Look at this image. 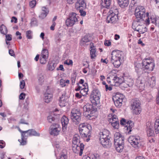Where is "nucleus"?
<instances>
[{
	"label": "nucleus",
	"instance_id": "obj_1",
	"mask_svg": "<svg viewBox=\"0 0 159 159\" xmlns=\"http://www.w3.org/2000/svg\"><path fill=\"white\" fill-rule=\"evenodd\" d=\"M79 129L81 137L87 142L89 140L91 135V130L92 129L90 125L85 123L80 124L79 125Z\"/></svg>",
	"mask_w": 159,
	"mask_h": 159
},
{
	"label": "nucleus",
	"instance_id": "obj_2",
	"mask_svg": "<svg viewBox=\"0 0 159 159\" xmlns=\"http://www.w3.org/2000/svg\"><path fill=\"white\" fill-rule=\"evenodd\" d=\"M122 52L119 50L113 51L111 56V61L116 68L119 67L122 60Z\"/></svg>",
	"mask_w": 159,
	"mask_h": 159
},
{
	"label": "nucleus",
	"instance_id": "obj_3",
	"mask_svg": "<svg viewBox=\"0 0 159 159\" xmlns=\"http://www.w3.org/2000/svg\"><path fill=\"white\" fill-rule=\"evenodd\" d=\"M109 134V131L107 130H104L99 133V141L104 147L107 148L111 146Z\"/></svg>",
	"mask_w": 159,
	"mask_h": 159
},
{
	"label": "nucleus",
	"instance_id": "obj_4",
	"mask_svg": "<svg viewBox=\"0 0 159 159\" xmlns=\"http://www.w3.org/2000/svg\"><path fill=\"white\" fill-rule=\"evenodd\" d=\"M101 96L100 93L97 89H94L90 95V100L92 104L95 106L100 103V97Z\"/></svg>",
	"mask_w": 159,
	"mask_h": 159
},
{
	"label": "nucleus",
	"instance_id": "obj_5",
	"mask_svg": "<svg viewBox=\"0 0 159 159\" xmlns=\"http://www.w3.org/2000/svg\"><path fill=\"white\" fill-rule=\"evenodd\" d=\"M146 10L145 8L141 6H138L135 10L134 15L137 21H140L143 20V18L145 17Z\"/></svg>",
	"mask_w": 159,
	"mask_h": 159
},
{
	"label": "nucleus",
	"instance_id": "obj_6",
	"mask_svg": "<svg viewBox=\"0 0 159 159\" xmlns=\"http://www.w3.org/2000/svg\"><path fill=\"white\" fill-rule=\"evenodd\" d=\"M143 70H146L145 72H149L153 70L155 64L152 60L146 59H144L142 62Z\"/></svg>",
	"mask_w": 159,
	"mask_h": 159
},
{
	"label": "nucleus",
	"instance_id": "obj_7",
	"mask_svg": "<svg viewBox=\"0 0 159 159\" xmlns=\"http://www.w3.org/2000/svg\"><path fill=\"white\" fill-rule=\"evenodd\" d=\"M81 113L79 110L73 109L71 111V119L74 124L78 125L81 120Z\"/></svg>",
	"mask_w": 159,
	"mask_h": 159
},
{
	"label": "nucleus",
	"instance_id": "obj_8",
	"mask_svg": "<svg viewBox=\"0 0 159 159\" xmlns=\"http://www.w3.org/2000/svg\"><path fill=\"white\" fill-rule=\"evenodd\" d=\"M140 21L135 20L132 25V28L134 31H137L140 34H143L147 31V29L144 25H140Z\"/></svg>",
	"mask_w": 159,
	"mask_h": 159
},
{
	"label": "nucleus",
	"instance_id": "obj_9",
	"mask_svg": "<svg viewBox=\"0 0 159 159\" xmlns=\"http://www.w3.org/2000/svg\"><path fill=\"white\" fill-rule=\"evenodd\" d=\"M109 15L107 18V22L108 23H115L118 20V11L116 9H115L113 11L110 9L109 12Z\"/></svg>",
	"mask_w": 159,
	"mask_h": 159
},
{
	"label": "nucleus",
	"instance_id": "obj_10",
	"mask_svg": "<svg viewBox=\"0 0 159 159\" xmlns=\"http://www.w3.org/2000/svg\"><path fill=\"white\" fill-rule=\"evenodd\" d=\"M147 18L145 21L146 24L148 25L150 23L151 21V23L154 24L156 26L159 27V17H157L153 15H150L148 12L146 13Z\"/></svg>",
	"mask_w": 159,
	"mask_h": 159
},
{
	"label": "nucleus",
	"instance_id": "obj_11",
	"mask_svg": "<svg viewBox=\"0 0 159 159\" xmlns=\"http://www.w3.org/2000/svg\"><path fill=\"white\" fill-rule=\"evenodd\" d=\"M124 95L120 93H117L112 97V99L116 107H120L122 106Z\"/></svg>",
	"mask_w": 159,
	"mask_h": 159
},
{
	"label": "nucleus",
	"instance_id": "obj_12",
	"mask_svg": "<svg viewBox=\"0 0 159 159\" xmlns=\"http://www.w3.org/2000/svg\"><path fill=\"white\" fill-rule=\"evenodd\" d=\"M93 104L92 105L89 103L87 104L84 105L83 108L84 114L85 115H90L93 112L96 111L97 109L95 107L93 106Z\"/></svg>",
	"mask_w": 159,
	"mask_h": 159
},
{
	"label": "nucleus",
	"instance_id": "obj_13",
	"mask_svg": "<svg viewBox=\"0 0 159 159\" xmlns=\"http://www.w3.org/2000/svg\"><path fill=\"white\" fill-rule=\"evenodd\" d=\"M134 84V80L131 77H125L124 81L120 85L121 88H125L132 87Z\"/></svg>",
	"mask_w": 159,
	"mask_h": 159
},
{
	"label": "nucleus",
	"instance_id": "obj_14",
	"mask_svg": "<svg viewBox=\"0 0 159 159\" xmlns=\"http://www.w3.org/2000/svg\"><path fill=\"white\" fill-rule=\"evenodd\" d=\"M128 140L134 147H138L140 143V138L139 136H131L129 138Z\"/></svg>",
	"mask_w": 159,
	"mask_h": 159
},
{
	"label": "nucleus",
	"instance_id": "obj_15",
	"mask_svg": "<svg viewBox=\"0 0 159 159\" xmlns=\"http://www.w3.org/2000/svg\"><path fill=\"white\" fill-rule=\"evenodd\" d=\"M58 124H54L51 126L50 134L52 135L57 136L58 135L60 131Z\"/></svg>",
	"mask_w": 159,
	"mask_h": 159
},
{
	"label": "nucleus",
	"instance_id": "obj_16",
	"mask_svg": "<svg viewBox=\"0 0 159 159\" xmlns=\"http://www.w3.org/2000/svg\"><path fill=\"white\" fill-rule=\"evenodd\" d=\"M146 84L151 88L155 86L156 83V79L155 77L152 76V77H146L145 80Z\"/></svg>",
	"mask_w": 159,
	"mask_h": 159
},
{
	"label": "nucleus",
	"instance_id": "obj_17",
	"mask_svg": "<svg viewBox=\"0 0 159 159\" xmlns=\"http://www.w3.org/2000/svg\"><path fill=\"white\" fill-rule=\"evenodd\" d=\"M118 132L115 133L114 135V145H116L119 143H121L122 142H124V138Z\"/></svg>",
	"mask_w": 159,
	"mask_h": 159
},
{
	"label": "nucleus",
	"instance_id": "obj_18",
	"mask_svg": "<svg viewBox=\"0 0 159 159\" xmlns=\"http://www.w3.org/2000/svg\"><path fill=\"white\" fill-rule=\"evenodd\" d=\"M86 4L84 0H77L75 3V8L77 10L84 9L86 8Z\"/></svg>",
	"mask_w": 159,
	"mask_h": 159
},
{
	"label": "nucleus",
	"instance_id": "obj_19",
	"mask_svg": "<svg viewBox=\"0 0 159 159\" xmlns=\"http://www.w3.org/2000/svg\"><path fill=\"white\" fill-rule=\"evenodd\" d=\"M61 122L62 126V130L64 132L66 130L67 127L69 122L68 118L65 116H63L61 119Z\"/></svg>",
	"mask_w": 159,
	"mask_h": 159
},
{
	"label": "nucleus",
	"instance_id": "obj_20",
	"mask_svg": "<svg viewBox=\"0 0 159 159\" xmlns=\"http://www.w3.org/2000/svg\"><path fill=\"white\" fill-rule=\"evenodd\" d=\"M111 0H101L100 6L102 8H109L111 4Z\"/></svg>",
	"mask_w": 159,
	"mask_h": 159
},
{
	"label": "nucleus",
	"instance_id": "obj_21",
	"mask_svg": "<svg viewBox=\"0 0 159 159\" xmlns=\"http://www.w3.org/2000/svg\"><path fill=\"white\" fill-rule=\"evenodd\" d=\"M52 94L51 93H49L48 90H47L44 94V100L45 102L47 103L49 102L52 101Z\"/></svg>",
	"mask_w": 159,
	"mask_h": 159
},
{
	"label": "nucleus",
	"instance_id": "obj_22",
	"mask_svg": "<svg viewBox=\"0 0 159 159\" xmlns=\"http://www.w3.org/2000/svg\"><path fill=\"white\" fill-rule=\"evenodd\" d=\"M49 12L48 9L45 7L42 8V12L39 16V18L42 19L44 18L47 15Z\"/></svg>",
	"mask_w": 159,
	"mask_h": 159
},
{
	"label": "nucleus",
	"instance_id": "obj_23",
	"mask_svg": "<svg viewBox=\"0 0 159 159\" xmlns=\"http://www.w3.org/2000/svg\"><path fill=\"white\" fill-rule=\"evenodd\" d=\"M84 87L81 89L80 93V94L83 96H85L87 95L89 91L87 83H85L84 85H83Z\"/></svg>",
	"mask_w": 159,
	"mask_h": 159
},
{
	"label": "nucleus",
	"instance_id": "obj_24",
	"mask_svg": "<svg viewBox=\"0 0 159 159\" xmlns=\"http://www.w3.org/2000/svg\"><path fill=\"white\" fill-rule=\"evenodd\" d=\"M140 101L137 98H135L132 100L131 104L132 108L134 107H141Z\"/></svg>",
	"mask_w": 159,
	"mask_h": 159
},
{
	"label": "nucleus",
	"instance_id": "obj_25",
	"mask_svg": "<svg viewBox=\"0 0 159 159\" xmlns=\"http://www.w3.org/2000/svg\"><path fill=\"white\" fill-rule=\"evenodd\" d=\"M138 86L139 87L140 90H142L144 88V86L145 84V80L143 79H140L138 80L137 81Z\"/></svg>",
	"mask_w": 159,
	"mask_h": 159
},
{
	"label": "nucleus",
	"instance_id": "obj_26",
	"mask_svg": "<svg viewBox=\"0 0 159 159\" xmlns=\"http://www.w3.org/2000/svg\"><path fill=\"white\" fill-rule=\"evenodd\" d=\"M119 6L121 8L127 7L129 3V0H117Z\"/></svg>",
	"mask_w": 159,
	"mask_h": 159
},
{
	"label": "nucleus",
	"instance_id": "obj_27",
	"mask_svg": "<svg viewBox=\"0 0 159 159\" xmlns=\"http://www.w3.org/2000/svg\"><path fill=\"white\" fill-rule=\"evenodd\" d=\"M114 146L116 151L119 152H120L122 151L124 148V142H122L121 143H119L116 145H114Z\"/></svg>",
	"mask_w": 159,
	"mask_h": 159
},
{
	"label": "nucleus",
	"instance_id": "obj_28",
	"mask_svg": "<svg viewBox=\"0 0 159 159\" xmlns=\"http://www.w3.org/2000/svg\"><path fill=\"white\" fill-rule=\"evenodd\" d=\"M90 48L91 50H90V55L91 58L93 59L94 58L96 57V50L94 48V47L93 45V43H91L90 44Z\"/></svg>",
	"mask_w": 159,
	"mask_h": 159
},
{
	"label": "nucleus",
	"instance_id": "obj_29",
	"mask_svg": "<svg viewBox=\"0 0 159 159\" xmlns=\"http://www.w3.org/2000/svg\"><path fill=\"white\" fill-rule=\"evenodd\" d=\"M25 132H28V135L31 136H39L40 134L38 133L34 130L33 129H29L27 131H25Z\"/></svg>",
	"mask_w": 159,
	"mask_h": 159
},
{
	"label": "nucleus",
	"instance_id": "obj_30",
	"mask_svg": "<svg viewBox=\"0 0 159 159\" xmlns=\"http://www.w3.org/2000/svg\"><path fill=\"white\" fill-rule=\"evenodd\" d=\"M135 70L138 73H140L143 70L142 63V64L139 63H137L135 66Z\"/></svg>",
	"mask_w": 159,
	"mask_h": 159
},
{
	"label": "nucleus",
	"instance_id": "obj_31",
	"mask_svg": "<svg viewBox=\"0 0 159 159\" xmlns=\"http://www.w3.org/2000/svg\"><path fill=\"white\" fill-rule=\"evenodd\" d=\"M84 145L82 143H80L79 142V144L78 145V146H74V147H75L76 149L77 150H80L79 153V155L81 156L83 153V151L84 148Z\"/></svg>",
	"mask_w": 159,
	"mask_h": 159
},
{
	"label": "nucleus",
	"instance_id": "obj_32",
	"mask_svg": "<svg viewBox=\"0 0 159 159\" xmlns=\"http://www.w3.org/2000/svg\"><path fill=\"white\" fill-rule=\"evenodd\" d=\"M134 122L131 121L129 120L127 121V124L126 125V129L128 130H129L128 133H129L131 131L132 128L134 126Z\"/></svg>",
	"mask_w": 159,
	"mask_h": 159
},
{
	"label": "nucleus",
	"instance_id": "obj_33",
	"mask_svg": "<svg viewBox=\"0 0 159 159\" xmlns=\"http://www.w3.org/2000/svg\"><path fill=\"white\" fill-rule=\"evenodd\" d=\"M76 22H76L75 20H74L70 19V18H69L66 20V24L67 26L71 27L73 26Z\"/></svg>",
	"mask_w": 159,
	"mask_h": 159
},
{
	"label": "nucleus",
	"instance_id": "obj_34",
	"mask_svg": "<svg viewBox=\"0 0 159 159\" xmlns=\"http://www.w3.org/2000/svg\"><path fill=\"white\" fill-rule=\"evenodd\" d=\"M91 37L89 34H87L82 39L81 43L83 44L84 43H86L89 42L91 40Z\"/></svg>",
	"mask_w": 159,
	"mask_h": 159
},
{
	"label": "nucleus",
	"instance_id": "obj_35",
	"mask_svg": "<svg viewBox=\"0 0 159 159\" xmlns=\"http://www.w3.org/2000/svg\"><path fill=\"white\" fill-rule=\"evenodd\" d=\"M113 80L114 82L116 84H117V85H120H120L123 82L122 79L117 77L116 76H115L113 78Z\"/></svg>",
	"mask_w": 159,
	"mask_h": 159
},
{
	"label": "nucleus",
	"instance_id": "obj_36",
	"mask_svg": "<svg viewBox=\"0 0 159 159\" xmlns=\"http://www.w3.org/2000/svg\"><path fill=\"white\" fill-rule=\"evenodd\" d=\"M79 142H80L79 136L77 134L75 135L73 139V144L76 146H78L79 144Z\"/></svg>",
	"mask_w": 159,
	"mask_h": 159
},
{
	"label": "nucleus",
	"instance_id": "obj_37",
	"mask_svg": "<svg viewBox=\"0 0 159 159\" xmlns=\"http://www.w3.org/2000/svg\"><path fill=\"white\" fill-rule=\"evenodd\" d=\"M147 133L148 136L150 137L153 136L154 134L153 127L149 126L148 128H147Z\"/></svg>",
	"mask_w": 159,
	"mask_h": 159
},
{
	"label": "nucleus",
	"instance_id": "obj_38",
	"mask_svg": "<svg viewBox=\"0 0 159 159\" xmlns=\"http://www.w3.org/2000/svg\"><path fill=\"white\" fill-rule=\"evenodd\" d=\"M111 118H108V121L111 124L119 121L116 116L115 115H111Z\"/></svg>",
	"mask_w": 159,
	"mask_h": 159
},
{
	"label": "nucleus",
	"instance_id": "obj_39",
	"mask_svg": "<svg viewBox=\"0 0 159 159\" xmlns=\"http://www.w3.org/2000/svg\"><path fill=\"white\" fill-rule=\"evenodd\" d=\"M0 31L2 34L6 35L7 33L8 30L5 25L2 24L0 26Z\"/></svg>",
	"mask_w": 159,
	"mask_h": 159
},
{
	"label": "nucleus",
	"instance_id": "obj_40",
	"mask_svg": "<svg viewBox=\"0 0 159 159\" xmlns=\"http://www.w3.org/2000/svg\"><path fill=\"white\" fill-rule=\"evenodd\" d=\"M132 111L134 114L137 115L139 114L141 111V107H134L131 108Z\"/></svg>",
	"mask_w": 159,
	"mask_h": 159
},
{
	"label": "nucleus",
	"instance_id": "obj_41",
	"mask_svg": "<svg viewBox=\"0 0 159 159\" xmlns=\"http://www.w3.org/2000/svg\"><path fill=\"white\" fill-rule=\"evenodd\" d=\"M155 131L156 134L159 133V119L156 120L155 122Z\"/></svg>",
	"mask_w": 159,
	"mask_h": 159
},
{
	"label": "nucleus",
	"instance_id": "obj_42",
	"mask_svg": "<svg viewBox=\"0 0 159 159\" xmlns=\"http://www.w3.org/2000/svg\"><path fill=\"white\" fill-rule=\"evenodd\" d=\"M41 57L43 58H46L48 59V50L46 49H43L42 51L41 55Z\"/></svg>",
	"mask_w": 159,
	"mask_h": 159
},
{
	"label": "nucleus",
	"instance_id": "obj_43",
	"mask_svg": "<svg viewBox=\"0 0 159 159\" xmlns=\"http://www.w3.org/2000/svg\"><path fill=\"white\" fill-rule=\"evenodd\" d=\"M77 14L75 12H72L69 15V17L72 20H75L76 22L78 21Z\"/></svg>",
	"mask_w": 159,
	"mask_h": 159
},
{
	"label": "nucleus",
	"instance_id": "obj_44",
	"mask_svg": "<svg viewBox=\"0 0 159 159\" xmlns=\"http://www.w3.org/2000/svg\"><path fill=\"white\" fill-rule=\"evenodd\" d=\"M61 33H57L55 36V40L57 43H59L61 41Z\"/></svg>",
	"mask_w": 159,
	"mask_h": 159
},
{
	"label": "nucleus",
	"instance_id": "obj_45",
	"mask_svg": "<svg viewBox=\"0 0 159 159\" xmlns=\"http://www.w3.org/2000/svg\"><path fill=\"white\" fill-rule=\"evenodd\" d=\"M67 104L66 100H62L60 99L59 101V106L61 107H63L66 106Z\"/></svg>",
	"mask_w": 159,
	"mask_h": 159
},
{
	"label": "nucleus",
	"instance_id": "obj_46",
	"mask_svg": "<svg viewBox=\"0 0 159 159\" xmlns=\"http://www.w3.org/2000/svg\"><path fill=\"white\" fill-rule=\"evenodd\" d=\"M44 80V77L43 75L41 74L39 75L38 76V81L39 84L40 85H42L43 82Z\"/></svg>",
	"mask_w": 159,
	"mask_h": 159
},
{
	"label": "nucleus",
	"instance_id": "obj_47",
	"mask_svg": "<svg viewBox=\"0 0 159 159\" xmlns=\"http://www.w3.org/2000/svg\"><path fill=\"white\" fill-rule=\"evenodd\" d=\"M47 120L49 122L52 123L55 120V118L53 115H51L48 117Z\"/></svg>",
	"mask_w": 159,
	"mask_h": 159
},
{
	"label": "nucleus",
	"instance_id": "obj_48",
	"mask_svg": "<svg viewBox=\"0 0 159 159\" xmlns=\"http://www.w3.org/2000/svg\"><path fill=\"white\" fill-rule=\"evenodd\" d=\"M32 31L30 30L26 32V36L27 39H30L32 38Z\"/></svg>",
	"mask_w": 159,
	"mask_h": 159
},
{
	"label": "nucleus",
	"instance_id": "obj_49",
	"mask_svg": "<svg viewBox=\"0 0 159 159\" xmlns=\"http://www.w3.org/2000/svg\"><path fill=\"white\" fill-rule=\"evenodd\" d=\"M111 126L115 129H118L119 125V121H117L116 122L113 123L111 124Z\"/></svg>",
	"mask_w": 159,
	"mask_h": 159
},
{
	"label": "nucleus",
	"instance_id": "obj_50",
	"mask_svg": "<svg viewBox=\"0 0 159 159\" xmlns=\"http://www.w3.org/2000/svg\"><path fill=\"white\" fill-rule=\"evenodd\" d=\"M48 61V59L45 58H43L40 56V62L41 64H45Z\"/></svg>",
	"mask_w": 159,
	"mask_h": 159
},
{
	"label": "nucleus",
	"instance_id": "obj_51",
	"mask_svg": "<svg viewBox=\"0 0 159 159\" xmlns=\"http://www.w3.org/2000/svg\"><path fill=\"white\" fill-rule=\"evenodd\" d=\"M36 4V1L35 0H33L30 2L29 5L31 8L34 7Z\"/></svg>",
	"mask_w": 159,
	"mask_h": 159
},
{
	"label": "nucleus",
	"instance_id": "obj_52",
	"mask_svg": "<svg viewBox=\"0 0 159 159\" xmlns=\"http://www.w3.org/2000/svg\"><path fill=\"white\" fill-rule=\"evenodd\" d=\"M127 121L125 119L122 118L120 121V124L122 125H124L126 126V125H127Z\"/></svg>",
	"mask_w": 159,
	"mask_h": 159
},
{
	"label": "nucleus",
	"instance_id": "obj_53",
	"mask_svg": "<svg viewBox=\"0 0 159 159\" xmlns=\"http://www.w3.org/2000/svg\"><path fill=\"white\" fill-rule=\"evenodd\" d=\"M5 41H10L12 40V35L10 34H6Z\"/></svg>",
	"mask_w": 159,
	"mask_h": 159
},
{
	"label": "nucleus",
	"instance_id": "obj_54",
	"mask_svg": "<svg viewBox=\"0 0 159 159\" xmlns=\"http://www.w3.org/2000/svg\"><path fill=\"white\" fill-rule=\"evenodd\" d=\"M83 10L84 9H80L78 10L79 11V12L80 13V15L82 16H84L86 15V12Z\"/></svg>",
	"mask_w": 159,
	"mask_h": 159
},
{
	"label": "nucleus",
	"instance_id": "obj_55",
	"mask_svg": "<svg viewBox=\"0 0 159 159\" xmlns=\"http://www.w3.org/2000/svg\"><path fill=\"white\" fill-rule=\"evenodd\" d=\"M25 85V83L24 80H22L20 82V88L21 89H23L24 88Z\"/></svg>",
	"mask_w": 159,
	"mask_h": 159
},
{
	"label": "nucleus",
	"instance_id": "obj_56",
	"mask_svg": "<svg viewBox=\"0 0 159 159\" xmlns=\"http://www.w3.org/2000/svg\"><path fill=\"white\" fill-rule=\"evenodd\" d=\"M37 23V21L36 19L35 18H33L31 19V24L32 26H34L35 25H36Z\"/></svg>",
	"mask_w": 159,
	"mask_h": 159
},
{
	"label": "nucleus",
	"instance_id": "obj_57",
	"mask_svg": "<svg viewBox=\"0 0 159 159\" xmlns=\"http://www.w3.org/2000/svg\"><path fill=\"white\" fill-rule=\"evenodd\" d=\"M92 159H101L99 155L98 154L95 153L92 156Z\"/></svg>",
	"mask_w": 159,
	"mask_h": 159
},
{
	"label": "nucleus",
	"instance_id": "obj_58",
	"mask_svg": "<svg viewBox=\"0 0 159 159\" xmlns=\"http://www.w3.org/2000/svg\"><path fill=\"white\" fill-rule=\"evenodd\" d=\"M25 139H22L21 138V140L19 139L18 141L20 143V144L21 145H25L26 143V141L25 140Z\"/></svg>",
	"mask_w": 159,
	"mask_h": 159
},
{
	"label": "nucleus",
	"instance_id": "obj_59",
	"mask_svg": "<svg viewBox=\"0 0 159 159\" xmlns=\"http://www.w3.org/2000/svg\"><path fill=\"white\" fill-rule=\"evenodd\" d=\"M60 84L62 87H63L66 86V84L65 83V80L61 79L60 80Z\"/></svg>",
	"mask_w": 159,
	"mask_h": 159
},
{
	"label": "nucleus",
	"instance_id": "obj_60",
	"mask_svg": "<svg viewBox=\"0 0 159 159\" xmlns=\"http://www.w3.org/2000/svg\"><path fill=\"white\" fill-rule=\"evenodd\" d=\"M23 132H25L21 134V138L22 139H25L26 137H27L28 136L27 135V134H28V132H25V131H24Z\"/></svg>",
	"mask_w": 159,
	"mask_h": 159
},
{
	"label": "nucleus",
	"instance_id": "obj_61",
	"mask_svg": "<svg viewBox=\"0 0 159 159\" xmlns=\"http://www.w3.org/2000/svg\"><path fill=\"white\" fill-rule=\"evenodd\" d=\"M64 63L65 64H66L68 65H71L73 64V61L72 60H69V62H68L67 60H66L64 61Z\"/></svg>",
	"mask_w": 159,
	"mask_h": 159
},
{
	"label": "nucleus",
	"instance_id": "obj_62",
	"mask_svg": "<svg viewBox=\"0 0 159 159\" xmlns=\"http://www.w3.org/2000/svg\"><path fill=\"white\" fill-rule=\"evenodd\" d=\"M25 94L24 93H22L19 96V99L20 100H23L25 98Z\"/></svg>",
	"mask_w": 159,
	"mask_h": 159
},
{
	"label": "nucleus",
	"instance_id": "obj_63",
	"mask_svg": "<svg viewBox=\"0 0 159 159\" xmlns=\"http://www.w3.org/2000/svg\"><path fill=\"white\" fill-rule=\"evenodd\" d=\"M9 53L11 56L15 57V55L13 50L10 49L9 50Z\"/></svg>",
	"mask_w": 159,
	"mask_h": 159
},
{
	"label": "nucleus",
	"instance_id": "obj_64",
	"mask_svg": "<svg viewBox=\"0 0 159 159\" xmlns=\"http://www.w3.org/2000/svg\"><path fill=\"white\" fill-rule=\"evenodd\" d=\"M105 87L106 91H111L112 89V87L110 86H109L107 84L106 85V86H105Z\"/></svg>",
	"mask_w": 159,
	"mask_h": 159
}]
</instances>
